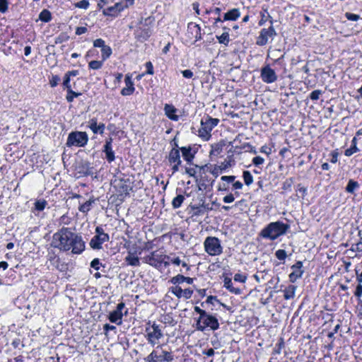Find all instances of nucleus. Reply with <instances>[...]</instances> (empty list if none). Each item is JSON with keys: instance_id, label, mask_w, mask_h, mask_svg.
<instances>
[{"instance_id": "obj_1", "label": "nucleus", "mask_w": 362, "mask_h": 362, "mask_svg": "<svg viewBox=\"0 0 362 362\" xmlns=\"http://www.w3.org/2000/svg\"><path fill=\"white\" fill-rule=\"evenodd\" d=\"M75 233L70 228L63 227L53 235L52 246L62 251H69L71 248V241Z\"/></svg>"}, {"instance_id": "obj_2", "label": "nucleus", "mask_w": 362, "mask_h": 362, "mask_svg": "<svg viewBox=\"0 0 362 362\" xmlns=\"http://www.w3.org/2000/svg\"><path fill=\"white\" fill-rule=\"evenodd\" d=\"M289 227V225L279 221L272 222L261 230L260 236L263 238L274 240L281 235L286 234Z\"/></svg>"}, {"instance_id": "obj_3", "label": "nucleus", "mask_w": 362, "mask_h": 362, "mask_svg": "<svg viewBox=\"0 0 362 362\" xmlns=\"http://www.w3.org/2000/svg\"><path fill=\"white\" fill-rule=\"evenodd\" d=\"M174 359L171 351L163 349V345H158L150 354L144 358L145 362H172Z\"/></svg>"}, {"instance_id": "obj_4", "label": "nucleus", "mask_w": 362, "mask_h": 362, "mask_svg": "<svg viewBox=\"0 0 362 362\" xmlns=\"http://www.w3.org/2000/svg\"><path fill=\"white\" fill-rule=\"evenodd\" d=\"M153 19L151 17L142 19L140 26L135 30V37L141 42L147 40L152 34V23Z\"/></svg>"}, {"instance_id": "obj_5", "label": "nucleus", "mask_w": 362, "mask_h": 362, "mask_svg": "<svg viewBox=\"0 0 362 362\" xmlns=\"http://www.w3.org/2000/svg\"><path fill=\"white\" fill-rule=\"evenodd\" d=\"M208 327L213 331L217 330L219 328V322L215 316L206 313L204 316L198 317L196 328L204 332Z\"/></svg>"}, {"instance_id": "obj_6", "label": "nucleus", "mask_w": 362, "mask_h": 362, "mask_svg": "<svg viewBox=\"0 0 362 362\" xmlns=\"http://www.w3.org/2000/svg\"><path fill=\"white\" fill-rule=\"evenodd\" d=\"M88 141V136L86 132H71L69 134L66 145L68 147H83Z\"/></svg>"}, {"instance_id": "obj_7", "label": "nucleus", "mask_w": 362, "mask_h": 362, "mask_svg": "<svg viewBox=\"0 0 362 362\" xmlns=\"http://www.w3.org/2000/svg\"><path fill=\"white\" fill-rule=\"evenodd\" d=\"M145 337L152 346L158 344V341L163 337V333L160 326L155 322L145 328Z\"/></svg>"}, {"instance_id": "obj_8", "label": "nucleus", "mask_w": 362, "mask_h": 362, "mask_svg": "<svg viewBox=\"0 0 362 362\" xmlns=\"http://www.w3.org/2000/svg\"><path fill=\"white\" fill-rule=\"evenodd\" d=\"M219 119L217 118H212L209 115L206 116L201 120V128L199 130V136L209 139L211 136V130L217 126Z\"/></svg>"}, {"instance_id": "obj_9", "label": "nucleus", "mask_w": 362, "mask_h": 362, "mask_svg": "<svg viewBox=\"0 0 362 362\" xmlns=\"http://www.w3.org/2000/svg\"><path fill=\"white\" fill-rule=\"evenodd\" d=\"M205 251L211 256L219 255L223 252V247L218 238L207 237L204 243Z\"/></svg>"}, {"instance_id": "obj_10", "label": "nucleus", "mask_w": 362, "mask_h": 362, "mask_svg": "<svg viewBox=\"0 0 362 362\" xmlns=\"http://www.w3.org/2000/svg\"><path fill=\"white\" fill-rule=\"evenodd\" d=\"M165 259H170V257L162 252L153 251L149 255L145 256L143 258V261L155 268H158Z\"/></svg>"}, {"instance_id": "obj_11", "label": "nucleus", "mask_w": 362, "mask_h": 362, "mask_svg": "<svg viewBox=\"0 0 362 362\" xmlns=\"http://www.w3.org/2000/svg\"><path fill=\"white\" fill-rule=\"evenodd\" d=\"M276 35V32L273 25H270L268 28H263L257 38L256 44L259 46H264L268 43L269 38H273Z\"/></svg>"}, {"instance_id": "obj_12", "label": "nucleus", "mask_w": 362, "mask_h": 362, "mask_svg": "<svg viewBox=\"0 0 362 362\" xmlns=\"http://www.w3.org/2000/svg\"><path fill=\"white\" fill-rule=\"evenodd\" d=\"M260 77L262 81L266 83H274L278 78L275 71L272 69L269 65L262 67Z\"/></svg>"}, {"instance_id": "obj_13", "label": "nucleus", "mask_w": 362, "mask_h": 362, "mask_svg": "<svg viewBox=\"0 0 362 362\" xmlns=\"http://www.w3.org/2000/svg\"><path fill=\"white\" fill-rule=\"evenodd\" d=\"M125 304L123 302L117 304V308L115 310L110 313L108 320L117 325H120L122 323V310L124 308Z\"/></svg>"}, {"instance_id": "obj_14", "label": "nucleus", "mask_w": 362, "mask_h": 362, "mask_svg": "<svg viewBox=\"0 0 362 362\" xmlns=\"http://www.w3.org/2000/svg\"><path fill=\"white\" fill-rule=\"evenodd\" d=\"M71 252L74 254H81L85 250V242L81 235L75 233L71 241Z\"/></svg>"}, {"instance_id": "obj_15", "label": "nucleus", "mask_w": 362, "mask_h": 362, "mask_svg": "<svg viewBox=\"0 0 362 362\" xmlns=\"http://www.w3.org/2000/svg\"><path fill=\"white\" fill-rule=\"evenodd\" d=\"M303 262L301 261H297L294 264L291 266L293 272L289 274V280L291 282L294 283L297 279H300L304 273L303 269Z\"/></svg>"}, {"instance_id": "obj_16", "label": "nucleus", "mask_w": 362, "mask_h": 362, "mask_svg": "<svg viewBox=\"0 0 362 362\" xmlns=\"http://www.w3.org/2000/svg\"><path fill=\"white\" fill-rule=\"evenodd\" d=\"M205 166H199L197 165H195V168H185V173L190 177H193L195 179V182L199 185V189H201L202 187H206V185L202 182V178H199L198 176H197V171L196 169H199V173H201L202 171H204Z\"/></svg>"}, {"instance_id": "obj_17", "label": "nucleus", "mask_w": 362, "mask_h": 362, "mask_svg": "<svg viewBox=\"0 0 362 362\" xmlns=\"http://www.w3.org/2000/svg\"><path fill=\"white\" fill-rule=\"evenodd\" d=\"M110 240L109 235H94L90 241V246L93 250H100L102 248V245L108 242Z\"/></svg>"}, {"instance_id": "obj_18", "label": "nucleus", "mask_w": 362, "mask_h": 362, "mask_svg": "<svg viewBox=\"0 0 362 362\" xmlns=\"http://www.w3.org/2000/svg\"><path fill=\"white\" fill-rule=\"evenodd\" d=\"M112 138L110 137L105 140V144L104 145V149L103 151L105 153L106 159L109 163L112 162L115 158V153L112 150Z\"/></svg>"}, {"instance_id": "obj_19", "label": "nucleus", "mask_w": 362, "mask_h": 362, "mask_svg": "<svg viewBox=\"0 0 362 362\" xmlns=\"http://www.w3.org/2000/svg\"><path fill=\"white\" fill-rule=\"evenodd\" d=\"M88 127H89L94 134H103L105 128L104 123L98 124V120L93 117L88 121Z\"/></svg>"}, {"instance_id": "obj_20", "label": "nucleus", "mask_w": 362, "mask_h": 362, "mask_svg": "<svg viewBox=\"0 0 362 362\" xmlns=\"http://www.w3.org/2000/svg\"><path fill=\"white\" fill-rule=\"evenodd\" d=\"M126 87L123 88L121 90V94L124 96L132 95L135 88L134 86V82L132 80V76L129 74L125 76L124 79Z\"/></svg>"}, {"instance_id": "obj_21", "label": "nucleus", "mask_w": 362, "mask_h": 362, "mask_svg": "<svg viewBox=\"0 0 362 362\" xmlns=\"http://www.w3.org/2000/svg\"><path fill=\"white\" fill-rule=\"evenodd\" d=\"M124 6L122 3H116L114 6H109L103 11L105 16H116L120 11H123Z\"/></svg>"}, {"instance_id": "obj_22", "label": "nucleus", "mask_w": 362, "mask_h": 362, "mask_svg": "<svg viewBox=\"0 0 362 362\" xmlns=\"http://www.w3.org/2000/svg\"><path fill=\"white\" fill-rule=\"evenodd\" d=\"M175 148H173L169 153L168 161L172 165L173 163L181 164L182 161L180 159V150L178 149V145L175 143Z\"/></svg>"}, {"instance_id": "obj_23", "label": "nucleus", "mask_w": 362, "mask_h": 362, "mask_svg": "<svg viewBox=\"0 0 362 362\" xmlns=\"http://www.w3.org/2000/svg\"><path fill=\"white\" fill-rule=\"evenodd\" d=\"M164 111L165 115L171 120L177 121L179 117L175 115L177 112V109L173 105L170 104H165L164 106Z\"/></svg>"}, {"instance_id": "obj_24", "label": "nucleus", "mask_w": 362, "mask_h": 362, "mask_svg": "<svg viewBox=\"0 0 362 362\" xmlns=\"http://www.w3.org/2000/svg\"><path fill=\"white\" fill-rule=\"evenodd\" d=\"M240 16L239 8H233L224 14L223 21H236Z\"/></svg>"}, {"instance_id": "obj_25", "label": "nucleus", "mask_w": 362, "mask_h": 362, "mask_svg": "<svg viewBox=\"0 0 362 362\" xmlns=\"http://www.w3.org/2000/svg\"><path fill=\"white\" fill-rule=\"evenodd\" d=\"M360 187V185L357 181L353 179H350L348 182L347 185L345 187V191L351 194H354L356 191Z\"/></svg>"}, {"instance_id": "obj_26", "label": "nucleus", "mask_w": 362, "mask_h": 362, "mask_svg": "<svg viewBox=\"0 0 362 362\" xmlns=\"http://www.w3.org/2000/svg\"><path fill=\"white\" fill-rule=\"evenodd\" d=\"M224 287L232 293L236 295L241 293V290L240 288L233 287L232 280L228 277H226L224 279Z\"/></svg>"}, {"instance_id": "obj_27", "label": "nucleus", "mask_w": 362, "mask_h": 362, "mask_svg": "<svg viewBox=\"0 0 362 362\" xmlns=\"http://www.w3.org/2000/svg\"><path fill=\"white\" fill-rule=\"evenodd\" d=\"M180 151L182 153V156H183L184 159L188 163L190 164L194 158V154L192 153V148L190 146L181 147Z\"/></svg>"}, {"instance_id": "obj_28", "label": "nucleus", "mask_w": 362, "mask_h": 362, "mask_svg": "<svg viewBox=\"0 0 362 362\" xmlns=\"http://www.w3.org/2000/svg\"><path fill=\"white\" fill-rule=\"evenodd\" d=\"M357 138L356 136H354L352 140H351V147L349 148H347L345 151H344V155L346 156H352L354 153L358 152L359 151L358 148L357 147Z\"/></svg>"}, {"instance_id": "obj_29", "label": "nucleus", "mask_w": 362, "mask_h": 362, "mask_svg": "<svg viewBox=\"0 0 362 362\" xmlns=\"http://www.w3.org/2000/svg\"><path fill=\"white\" fill-rule=\"evenodd\" d=\"M296 290V286L293 285H290L285 288L284 291V297L286 300H289L293 298L295 296V293Z\"/></svg>"}, {"instance_id": "obj_30", "label": "nucleus", "mask_w": 362, "mask_h": 362, "mask_svg": "<svg viewBox=\"0 0 362 362\" xmlns=\"http://www.w3.org/2000/svg\"><path fill=\"white\" fill-rule=\"evenodd\" d=\"M188 30H191L192 33H195L196 41H197L202 38L201 28L199 25L195 24V23H189L188 25Z\"/></svg>"}, {"instance_id": "obj_31", "label": "nucleus", "mask_w": 362, "mask_h": 362, "mask_svg": "<svg viewBox=\"0 0 362 362\" xmlns=\"http://www.w3.org/2000/svg\"><path fill=\"white\" fill-rule=\"evenodd\" d=\"M216 38L220 44L228 46L230 42V35L228 31L223 32L221 35H216Z\"/></svg>"}, {"instance_id": "obj_32", "label": "nucleus", "mask_w": 362, "mask_h": 362, "mask_svg": "<svg viewBox=\"0 0 362 362\" xmlns=\"http://www.w3.org/2000/svg\"><path fill=\"white\" fill-rule=\"evenodd\" d=\"M125 261L128 263V264L133 267H139L140 266V262L138 257L133 256L132 254H129L125 257Z\"/></svg>"}, {"instance_id": "obj_33", "label": "nucleus", "mask_w": 362, "mask_h": 362, "mask_svg": "<svg viewBox=\"0 0 362 362\" xmlns=\"http://www.w3.org/2000/svg\"><path fill=\"white\" fill-rule=\"evenodd\" d=\"M39 19L43 22L48 23L52 19V14L47 9H43L39 14Z\"/></svg>"}, {"instance_id": "obj_34", "label": "nucleus", "mask_w": 362, "mask_h": 362, "mask_svg": "<svg viewBox=\"0 0 362 362\" xmlns=\"http://www.w3.org/2000/svg\"><path fill=\"white\" fill-rule=\"evenodd\" d=\"M34 205L35 211H42L45 209L47 205V202L45 199H38L35 202Z\"/></svg>"}, {"instance_id": "obj_35", "label": "nucleus", "mask_w": 362, "mask_h": 362, "mask_svg": "<svg viewBox=\"0 0 362 362\" xmlns=\"http://www.w3.org/2000/svg\"><path fill=\"white\" fill-rule=\"evenodd\" d=\"M185 200V197L183 195L179 194L175 197L172 202V205L174 209H178L181 206L182 204Z\"/></svg>"}, {"instance_id": "obj_36", "label": "nucleus", "mask_w": 362, "mask_h": 362, "mask_svg": "<svg viewBox=\"0 0 362 362\" xmlns=\"http://www.w3.org/2000/svg\"><path fill=\"white\" fill-rule=\"evenodd\" d=\"M243 177L244 182L247 186H250L253 182V177L248 170L243 171Z\"/></svg>"}, {"instance_id": "obj_37", "label": "nucleus", "mask_w": 362, "mask_h": 362, "mask_svg": "<svg viewBox=\"0 0 362 362\" xmlns=\"http://www.w3.org/2000/svg\"><path fill=\"white\" fill-rule=\"evenodd\" d=\"M169 281L175 286H179L180 284L185 282V276L182 274H177L171 278Z\"/></svg>"}, {"instance_id": "obj_38", "label": "nucleus", "mask_w": 362, "mask_h": 362, "mask_svg": "<svg viewBox=\"0 0 362 362\" xmlns=\"http://www.w3.org/2000/svg\"><path fill=\"white\" fill-rule=\"evenodd\" d=\"M101 52H102L103 61H105L107 58H109L110 57V55L112 54V49L110 46L105 45V47H103L101 49Z\"/></svg>"}, {"instance_id": "obj_39", "label": "nucleus", "mask_w": 362, "mask_h": 362, "mask_svg": "<svg viewBox=\"0 0 362 362\" xmlns=\"http://www.w3.org/2000/svg\"><path fill=\"white\" fill-rule=\"evenodd\" d=\"M170 291L178 298H181L182 297V288L179 286L170 287Z\"/></svg>"}, {"instance_id": "obj_40", "label": "nucleus", "mask_w": 362, "mask_h": 362, "mask_svg": "<svg viewBox=\"0 0 362 362\" xmlns=\"http://www.w3.org/2000/svg\"><path fill=\"white\" fill-rule=\"evenodd\" d=\"M66 91H67V94L66 95V99L69 103H71L74 100V98H77L81 95V93L76 92V91L73 90L72 88H71V93L69 92V90H66Z\"/></svg>"}, {"instance_id": "obj_41", "label": "nucleus", "mask_w": 362, "mask_h": 362, "mask_svg": "<svg viewBox=\"0 0 362 362\" xmlns=\"http://www.w3.org/2000/svg\"><path fill=\"white\" fill-rule=\"evenodd\" d=\"M103 62V61L93 60L89 62L88 66L90 69L98 70L102 67Z\"/></svg>"}, {"instance_id": "obj_42", "label": "nucleus", "mask_w": 362, "mask_h": 362, "mask_svg": "<svg viewBox=\"0 0 362 362\" xmlns=\"http://www.w3.org/2000/svg\"><path fill=\"white\" fill-rule=\"evenodd\" d=\"M70 81H71V78L65 74V75L64 76L63 83H62L63 87H64V88H66V90H69V92L71 93L72 87L70 84Z\"/></svg>"}, {"instance_id": "obj_43", "label": "nucleus", "mask_w": 362, "mask_h": 362, "mask_svg": "<svg viewBox=\"0 0 362 362\" xmlns=\"http://www.w3.org/2000/svg\"><path fill=\"white\" fill-rule=\"evenodd\" d=\"M91 204H92V202L90 200L86 202L84 204H81L79 206V208H78L79 211L84 214L87 213L90 209V206L91 205Z\"/></svg>"}, {"instance_id": "obj_44", "label": "nucleus", "mask_w": 362, "mask_h": 362, "mask_svg": "<svg viewBox=\"0 0 362 362\" xmlns=\"http://www.w3.org/2000/svg\"><path fill=\"white\" fill-rule=\"evenodd\" d=\"M214 302L220 303L216 296H209L207 297V299L205 302H202L201 303V305L204 307L205 303L214 305Z\"/></svg>"}, {"instance_id": "obj_45", "label": "nucleus", "mask_w": 362, "mask_h": 362, "mask_svg": "<svg viewBox=\"0 0 362 362\" xmlns=\"http://www.w3.org/2000/svg\"><path fill=\"white\" fill-rule=\"evenodd\" d=\"M276 257L279 260H284L286 257V252L284 250L279 249L275 252Z\"/></svg>"}, {"instance_id": "obj_46", "label": "nucleus", "mask_w": 362, "mask_h": 362, "mask_svg": "<svg viewBox=\"0 0 362 362\" xmlns=\"http://www.w3.org/2000/svg\"><path fill=\"white\" fill-rule=\"evenodd\" d=\"M8 0H0V12L5 13L8 9Z\"/></svg>"}, {"instance_id": "obj_47", "label": "nucleus", "mask_w": 362, "mask_h": 362, "mask_svg": "<svg viewBox=\"0 0 362 362\" xmlns=\"http://www.w3.org/2000/svg\"><path fill=\"white\" fill-rule=\"evenodd\" d=\"M75 7L87 9L89 6V1L88 0H81L74 4Z\"/></svg>"}, {"instance_id": "obj_48", "label": "nucleus", "mask_w": 362, "mask_h": 362, "mask_svg": "<svg viewBox=\"0 0 362 362\" xmlns=\"http://www.w3.org/2000/svg\"><path fill=\"white\" fill-rule=\"evenodd\" d=\"M322 92L320 90H315L310 94V98L312 100H317L319 99L320 95H322Z\"/></svg>"}, {"instance_id": "obj_49", "label": "nucleus", "mask_w": 362, "mask_h": 362, "mask_svg": "<svg viewBox=\"0 0 362 362\" xmlns=\"http://www.w3.org/2000/svg\"><path fill=\"white\" fill-rule=\"evenodd\" d=\"M100 266H103L102 263H100V259L98 258L93 259L90 262V267L95 270H99Z\"/></svg>"}, {"instance_id": "obj_50", "label": "nucleus", "mask_w": 362, "mask_h": 362, "mask_svg": "<svg viewBox=\"0 0 362 362\" xmlns=\"http://www.w3.org/2000/svg\"><path fill=\"white\" fill-rule=\"evenodd\" d=\"M351 250L354 252H361L362 255V241L352 245Z\"/></svg>"}, {"instance_id": "obj_51", "label": "nucleus", "mask_w": 362, "mask_h": 362, "mask_svg": "<svg viewBox=\"0 0 362 362\" xmlns=\"http://www.w3.org/2000/svg\"><path fill=\"white\" fill-rule=\"evenodd\" d=\"M345 16L348 20L352 21H356L360 18V16L358 15L348 12L345 13Z\"/></svg>"}, {"instance_id": "obj_52", "label": "nucleus", "mask_w": 362, "mask_h": 362, "mask_svg": "<svg viewBox=\"0 0 362 362\" xmlns=\"http://www.w3.org/2000/svg\"><path fill=\"white\" fill-rule=\"evenodd\" d=\"M60 81L59 76L57 75L52 76V78L49 81V84L51 87H55L58 85L59 82Z\"/></svg>"}, {"instance_id": "obj_53", "label": "nucleus", "mask_w": 362, "mask_h": 362, "mask_svg": "<svg viewBox=\"0 0 362 362\" xmlns=\"http://www.w3.org/2000/svg\"><path fill=\"white\" fill-rule=\"evenodd\" d=\"M182 297L185 299H189L192 294H193V291L190 288H185V289H182Z\"/></svg>"}, {"instance_id": "obj_54", "label": "nucleus", "mask_w": 362, "mask_h": 362, "mask_svg": "<svg viewBox=\"0 0 362 362\" xmlns=\"http://www.w3.org/2000/svg\"><path fill=\"white\" fill-rule=\"evenodd\" d=\"M247 279V276L241 274H235L234 276V280L235 281L245 283Z\"/></svg>"}, {"instance_id": "obj_55", "label": "nucleus", "mask_w": 362, "mask_h": 362, "mask_svg": "<svg viewBox=\"0 0 362 362\" xmlns=\"http://www.w3.org/2000/svg\"><path fill=\"white\" fill-rule=\"evenodd\" d=\"M105 45V41L101 38L96 39L93 42V46L95 47H100L102 49Z\"/></svg>"}, {"instance_id": "obj_56", "label": "nucleus", "mask_w": 362, "mask_h": 362, "mask_svg": "<svg viewBox=\"0 0 362 362\" xmlns=\"http://www.w3.org/2000/svg\"><path fill=\"white\" fill-rule=\"evenodd\" d=\"M293 183V178L291 177V178L286 180L283 184V189H289L291 187Z\"/></svg>"}, {"instance_id": "obj_57", "label": "nucleus", "mask_w": 362, "mask_h": 362, "mask_svg": "<svg viewBox=\"0 0 362 362\" xmlns=\"http://www.w3.org/2000/svg\"><path fill=\"white\" fill-rule=\"evenodd\" d=\"M181 72L183 77L186 78H192L194 76L193 72L189 69H185L184 71H182Z\"/></svg>"}, {"instance_id": "obj_58", "label": "nucleus", "mask_w": 362, "mask_h": 362, "mask_svg": "<svg viewBox=\"0 0 362 362\" xmlns=\"http://www.w3.org/2000/svg\"><path fill=\"white\" fill-rule=\"evenodd\" d=\"M264 161V159L260 156H256L252 159V163L256 166H258L262 164Z\"/></svg>"}, {"instance_id": "obj_59", "label": "nucleus", "mask_w": 362, "mask_h": 362, "mask_svg": "<svg viewBox=\"0 0 362 362\" xmlns=\"http://www.w3.org/2000/svg\"><path fill=\"white\" fill-rule=\"evenodd\" d=\"M146 74L152 75L153 74V64L151 62H148L146 63Z\"/></svg>"}, {"instance_id": "obj_60", "label": "nucleus", "mask_w": 362, "mask_h": 362, "mask_svg": "<svg viewBox=\"0 0 362 362\" xmlns=\"http://www.w3.org/2000/svg\"><path fill=\"white\" fill-rule=\"evenodd\" d=\"M234 199H235L234 195L230 193V194L225 196L223 199V201L225 203H231L234 201Z\"/></svg>"}, {"instance_id": "obj_61", "label": "nucleus", "mask_w": 362, "mask_h": 362, "mask_svg": "<svg viewBox=\"0 0 362 362\" xmlns=\"http://www.w3.org/2000/svg\"><path fill=\"white\" fill-rule=\"evenodd\" d=\"M221 180L226 181L227 182H233L235 180V177L233 175H229V176L224 175V176H222L221 177Z\"/></svg>"}, {"instance_id": "obj_62", "label": "nucleus", "mask_w": 362, "mask_h": 362, "mask_svg": "<svg viewBox=\"0 0 362 362\" xmlns=\"http://www.w3.org/2000/svg\"><path fill=\"white\" fill-rule=\"evenodd\" d=\"M338 156H339V153L337 152V151H332L331 153V159H330V162L332 163H336L337 161H338Z\"/></svg>"}, {"instance_id": "obj_63", "label": "nucleus", "mask_w": 362, "mask_h": 362, "mask_svg": "<svg viewBox=\"0 0 362 362\" xmlns=\"http://www.w3.org/2000/svg\"><path fill=\"white\" fill-rule=\"evenodd\" d=\"M194 312H196L197 314L199 315V317H202L204 316L205 314L206 313V312L204 310L200 308L198 306H195L194 308Z\"/></svg>"}, {"instance_id": "obj_64", "label": "nucleus", "mask_w": 362, "mask_h": 362, "mask_svg": "<svg viewBox=\"0 0 362 362\" xmlns=\"http://www.w3.org/2000/svg\"><path fill=\"white\" fill-rule=\"evenodd\" d=\"M354 294L358 298H360L362 296V285L361 284H358L357 286Z\"/></svg>"}]
</instances>
